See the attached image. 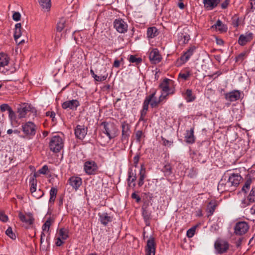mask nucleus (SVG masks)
<instances>
[{"instance_id": "f257e3e1", "label": "nucleus", "mask_w": 255, "mask_h": 255, "mask_svg": "<svg viewBox=\"0 0 255 255\" xmlns=\"http://www.w3.org/2000/svg\"><path fill=\"white\" fill-rule=\"evenodd\" d=\"M101 126L103 128L100 136L104 144L108 143L117 136L118 129L113 123L104 122L101 123Z\"/></svg>"}, {"instance_id": "f03ea898", "label": "nucleus", "mask_w": 255, "mask_h": 255, "mask_svg": "<svg viewBox=\"0 0 255 255\" xmlns=\"http://www.w3.org/2000/svg\"><path fill=\"white\" fill-rule=\"evenodd\" d=\"M242 177L238 173H232L225 184V190H234L239 185Z\"/></svg>"}, {"instance_id": "7ed1b4c3", "label": "nucleus", "mask_w": 255, "mask_h": 255, "mask_svg": "<svg viewBox=\"0 0 255 255\" xmlns=\"http://www.w3.org/2000/svg\"><path fill=\"white\" fill-rule=\"evenodd\" d=\"M49 148L51 151L57 153L63 147V141L59 135L53 136L49 142Z\"/></svg>"}, {"instance_id": "20e7f679", "label": "nucleus", "mask_w": 255, "mask_h": 255, "mask_svg": "<svg viewBox=\"0 0 255 255\" xmlns=\"http://www.w3.org/2000/svg\"><path fill=\"white\" fill-rule=\"evenodd\" d=\"M250 226L245 221L237 222L234 228V234L237 236H243L249 231Z\"/></svg>"}, {"instance_id": "39448f33", "label": "nucleus", "mask_w": 255, "mask_h": 255, "mask_svg": "<svg viewBox=\"0 0 255 255\" xmlns=\"http://www.w3.org/2000/svg\"><path fill=\"white\" fill-rule=\"evenodd\" d=\"M23 132L27 136H33L36 133V126L31 122H28L22 126Z\"/></svg>"}, {"instance_id": "423d86ee", "label": "nucleus", "mask_w": 255, "mask_h": 255, "mask_svg": "<svg viewBox=\"0 0 255 255\" xmlns=\"http://www.w3.org/2000/svg\"><path fill=\"white\" fill-rule=\"evenodd\" d=\"M18 217L25 228H29L33 224L34 219L30 213L23 215L21 212H19Z\"/></svg>"}, {"instance_id": "0eeeda50", "label": "nucleus", "mask_w": 255, "mask_h": 255, "mask_svg": "<svg viewBox=\"0 0 255 255\" xmlns=\"http://www.w3.org/2000/svg\"><path fill=\"white\" fill-rule=\"evenodd\" d=\"M114 28L118 32L124 33L128 30V24L121 18L116 19L114 21Z\"/></svg>"}, {"instance_id": "6e6552de", "label": "nucleus", "mask_w": 255, "mask_h": 255, "mask_svg": "<svg viewBox=\"0 0 255 255\" xmlns=\"http://www.w3.org/2000/svg\"><path fill=\"white\" fill-rule=\"evenodd\" d=\"M29 112L35 113L36 111L34 108H32L30 105L27 104H23L18 109L17 114L19 118H24L27 113Z\"/></svg>"}, {"instance_id": "1a4fd4ad", "label": "nucleus", "mask_w": 255, "mask_h": 255, "mask_svg": "<svg viewBox=\"0 0 255 255\" xmlns=\"http://www.w3.org/2000/svg\"><path fill=\"white\" fill-rule=\"evenodd\" d=\"M98 169V166L95 161H86L84 164V170L89 175L95 174Z\"/></svg>"}, {"instance_id": "9d476101", "label": "nucleus", "mask_w": 255, "mask_h": 255, "mask_svg": "<svg viewBox=\"0 0 255 255\" xmlns=\"http://www.w3.org/2000/svg\"><path fill=\"white\" fill-rule=\"evenodd\" d=\"M171 82V81L170 79L166 78L159 85V88L162 91L168 95L174 93V90L169 87Z\"/></svg>"}, {"instance_id": "9b49d317", "label": "nucleus", "mask_w": 255, "mask_h": 255, "mask_svg": "<svg viewBox=\"0 0 255 255\" xmlns=\"http://www.w3.org/2000/svg\"><path fill=\"white\" fill-rule=\"evenodd\" d=\"M122 140L123 142H128L130 134V125L127 122H123L122 124Z\"/></svg>"}, {"instance_id": "f8f14e48", "label": "nucleus", "mask_w": 255, "mask_h": 255, "mask_svg": "<svg viewBox=\"0 0 255 255\" xmlns=\"http://www.w3.org/2000/svg\"><path fill=\"white\" fill-rule=\"evenodd\" d=\"M155 243L153 238H150L147 241L145 247L146 255H155Z\"/></svg>"}, {"instance_id": "ddd939ff", "label": "nucleus", "mask_w": 255, "mask_h": 255, "mask_svg": "<svg viewBox=\"0 0 255 255\" xmlns=\"http://www.w3.org/2000/svg\"><path fill=\"white\" fill-rule=\"evenodd\" d=\"M149 58L151 62L153 64L158 63L162 59L161 56L157 48H154L150 52Z\"/></svg>"}, {"instance_id": "4468645a", "label": "nucleus", "mask_w": 255, "mask_h": 255, "mask_svg": "<svg viewBox=\"0 0 255 255\" xmlns=\"http://www.w3.org/2000/svg\"><path fill=\"white\" fill-rule=\"evenodd\" d=\"M253 38V34L252 32H247L245 34L240 35L238 43L241 46H245L247 43L250 42Z\"/></svg>"}, {"instance_id": "2eb2a0df", "label": "nucleus", "mask_w": 255, "mask_h": 255, "mask_svg": "<svg viewBox=\"0 0 255 255\" xmlns=\"http://www.w3.org/2000/svg\"><path fill=\"white\" fill-rule=\"evenodd\" d=\"M156 92H154L153 93H152L149 96L146 97L144 101L143 104V108L142 110L140 112V115H141V117H145L147 111L148 109V106L150 102L151 101V100L154 97V96H155Z\"/></svg>"}, {"instance_id": "dca6fc26", "label": "nucleus", "mask_w": 255, "mask_h": 255, "mask_svg": "<svg viewBox=\"0 0 255 255\" xmlns=\"http://www.w3.org/2000/svg\"><path fill=\"white\" fill-rule=\"evenodd\" d=\"M80 106L79 102L77 100H72L64 102L62 104V107L64 109H69L72 110H76Z\"/></svg>"}, {"instance_id": "f3484780", "label": "nucleus", "mask_w": 255, "mask_h": 255, "mask_svg": "<svg viewBox=\"0 0 255 255\" xmlns=\"http://www.w3.org/2000/svg\"><path fill=\"white\" fill-rule=\"evenodd\" d=\"M215 247L220 254L226 252L229 248L228 243L224 241H217L215 244Z\"/></svg>"}, {"instance_id": "a211bd4d", "label": "nucleus", "mask_w": 255, "mask_h": 255, "mask_svg": "<svg viewBox=\"0 0 255 255\" xmlns=\"http://www.w3.org/2000/svg\"><path fill=\"white\" fill-rule=\"evenodd\" d=\"M87 133V128L84 126L77 125L75 129V134L77 138L83 139Z\"/></svg>"}, {"instance_id": "6ab92c4d", "label": "nucleus", "mask_w": 255, "mask_h": 255, "mask_svg": "<svg viewBox=\"0 0 255 255\" xmlns=\"http://www.w3.org/2000/svg\"><path fill=\"white\" fill-rule=\"evenodd\" d=\"M241 93L239 91L235 90L225 94V98L230 101L234 102L240 98Z\"/></svg>"}, {"instance_id": "aec40b11", "label": "nucleus", "mask_w": 255, "mask_h": 255, "mask_svg": "<svg viewBox=\"0 0 255 255\" xmlns=\"http://www.w3.org/2000/svg\"><path fill=\"white\" fill-rule=\"evenodd\" d=\"M21 24L20 23H17L15 25L14 38L16 42L18 43V44H22L24 42V40L18 42V39L21 36Z\"/></svg>"}, {"instance_id": "412c9836", "label": "nucleus", "mask_w": 255, "mask_h": 255, "mask_svg": "<svg viewBox=\"0 0 255 255\" xmlns=\"http://www.w3.org/2000/svg\"><path fill=\"white\" fill-rule=\"evenodd\" d=\"M69 184L76 190L82 184V179L79 177H71L69 179Z\"/></svg>"}, {"instance_id": "4be33fe9", "label": "nucleus", "mask_w": 255, "mask_h": 255, "mask_svg": "<svg viewBox=\"0 0 255 255\" xmlns=\"http://www.w3.org/2000/svg\"><path fill=\"white\" fill-rule=\"evenodd\" d=\"M220 0H203L204 7L208 10H212L216 7Z\"/></svg>"}, {"instance_id": "5701e85b", "label": "nucleus", "mask_w": 255, "mask_h": 255, "mask_svg": "<svg viewBox=\"0 0 255 255\" xmlns=\"http://www.w3.org/2000/svg\"><path fill=\"white\" fill-rule=\"evenodd\" d=\"M99 221L104 226H107L109 222L112 221V217L109 216L107 213H99Z\"/></svg>"}, {"instance_id": "b1692460", "label": "nucleus", "mask_w": 255, "mask_h": 255, "mask_svg": "<svg viewBox=\"0 0 255 255\" xmlns=\"http://www.w3.org/2000/svg\"><path fill=\"white\" fill-rule=\"evenodd\" d=\"M142 215L143 218L146 226H150V221L151 219V212H149L146 208H142Z\"/></svg>"}, {"instance_id": "393cba45", "label": "nucleus", "mask_w": 255, "mask_h": 255, "mask_svg": "<svg viewBox=\"0 0 255 255\" xmlns=\"http://www.w3.org/2000/svg\"><path fill=\"white\" fill-rule=\"evenodd\" d=\"M185 141L187 143L192 144L195 142V137L194 135V128L189 130H186L185 136Z\"/></svg>"}, {"instance_id": "a878e982", "label": "nucleus", "mask_w": 255, "mask_h": 255, "mask_svg": "<svg viewBox=\"0 0 255 255\" xmlns=\"http://www.w3.org/2000/svg\"><path fill=\"white\" fill-rule=\"evenodd\" d=\"M212 28H215L219 31L220 32H226L228 28L227 26L223 23L220 19H218L215 24L212 26Z\"/></svg>"}, {"instance_id": "bb28decb", "label": "nucleus", "mask_w": 255, "mask_h": 255, "mask_svg": "<svg viewBox=\"0 0 255 255\" xmlns=\"http://www.w3.org/2000/svg\"><path fill=\"white\" fill-rule=\"evenodd\" d=\"M195 49L196 47L194 46L191 47L184 53L183 55L180 57L181 60L184 62L188 61L190 57L193 55Z\"/></svg>"}, {"instance_id": "cd10ccee", "label": "nucleus", "mask_w": 255, "mask_h": 255, "mask_svg": "<svg viewBox=\"0 0 255 255\" xmlns=\"http://www.w3.org/2000/svg\"><path fill=\"white\" fill-rule=\"evenodd\" d=\"M9 61V57L5 53H0V71L1 68L7 66Z\"/></svg>"}, {"instance_id": "c85d7f7f", "label": "nucleus", "mask_w": 255, "mask_h": 255, "mask_svg": "<svg viewBox=\"0 0 255 255\" xmlns=\"http://www.w3.org/2000/svg\"><path fill=\"white\" fill-rule=\"evenodd\" d=\"M159 34L158 29L155 27H150L147 30V36L148 38H153Z\"/></svg>"}, {"instance_id": "c756f323", "label": "nucleus", "mask_w": 255, "mask_h": 255, "mask_svg": "<svg viewBox=\"0 0 255 255\" xmlns=\"http://www.w3.org/2000/svg\"><path fill=\"white\" fill-rule=\"evenodd\" d=\"M216 207L217 204L215 201H212L209 203L207 207L208 216H211L213 214Z\"/></svg>"}, {"instance_id": "7c9ffc66", "label": "nucleus", "mask_w": 255, "mask_h": 255, "mask_svg": "<svg viewBox=\"0 0 255 255\" xmlns=\"http://www.w3.org/2000/svg\"><path fill=\"white\" fill-rule=\"evenodd\" d=\"M161 171L164 173L165 176H170L172 173V168L170 164L167 163L165 164L162 168Z\"/></svg>"}, {"instance_id": "2f4dec72", "label": "nucleus", "mask_w": 255, "mask_h": 255, "mask_svg": "<svg viewBox=\"0 0 255 255\" xmlns=\"http://www.w3.org/2000/svg\"><path fill=\"white\" fill-rule=\"evenodd\" d=\"M39 2L42 8L49 10L51 7V0H39Z\"/></svg>"}, {"instance_id": "473e14b6", "label": "nucleus", "mask_w": 255, "mask_h": 255, "mask_svg": "<svg viewBox=\"0 0 255 255\" xmlns=\"http://www.w3.org/2000/svg\"><path fill=\"white\" fill-rule=\"evenodd\" d=\"M145 170L144 168H143L142 166H141L140 172H139V178L138 183V185L139 186H141L144 183V179L145 178Z\"/></svg>"}, {"instance_id": "72a5a7b5", "label": "nucleus", "mask_w": 255, "mask_h": 255, "mask_svg": "<svg viewBox=\"0 0 255 255\" xmlns=\"http://www.w3.org/2000/svg\"><path fill=\"white\" fill-rule=\"evenodd\" d=\"M36 177V174L34 173L33 177L30 180V183L31 184L30 192L31 194H33L36 191V180L34 179V178Z\"/></svg>"}, {"instance_id": "f704fd0d", "label": "nucleus", "mask_w": 255, "mask_h": 255, "mask_svg": "<svg viewBox=\"0 0 255 255\" xmlns=\"http://www.w3.org/2000/svg\"><path fill=\"white\" fill-rule=\"evenodd\" d=\"M90 73L92 76V77L94 78V79L96 81L98 82H101L105 80L107 78V75H103V76H98L97 75L95 74L94 73V71L93 69L90 70Z\"/></svg>"}, {"instance_id": "c9c22d12", "label": "nucleus", "mask_w": 255, "mask_h": 255, "mask_svg": "<svg viewBox=\"0 0 255 255\" xmlns=\"http://www.w3.org/2000/svg\"><path fill=\"white\" fill-rule=\"evenodd\" d=\"M185 94L186 96L185 99L188 102H192L196 98L195 96L193 95L192 91L191 89H187L186 91Z\"/></svg>"}, {"instance_id": "e433bc0d", "label": "nucleus", "mask_w": 255, "mask_h": 255, "mask_svg": "<svg viewBox=\"0 0 255 255\" xmlns=\"http://www.w3.org/2000/svg\"><path fill=\"white\" fill-rule=\"evenodd\" d=\"M57 193V189L56 188L52 187L51 188L50 191V199H49V203H53L56 196Z\"/></svg>"}, {"instance_id": "4c0bfd02", "label": "nucleus", "mask_w": 255, "mask_h": 255, "mask_svg": "<svg viewBox=\"0 0 255 255\" xmlns=\"http://www.w3.org/2000/svg\"><path fill=\"white\" fill-rule=\"evenodd\" d=\"M68 230L64 228H61L59 230V237L63 240H65L68 238Z\"/></svg>"}, {"instance_id": "58836bf2", "label": "nucleus", "mask_w": 255, "mask_h": 255, "mask_svg": "<svg viewBox=\"0 0 255 255\" xmlns=\"http://www.w3.org/2000/svg\"><path fill=\"white\" fill-rule=\"evenodd\" d=\"M136 179V174L132 170L128 171V182L131 183L134 182Z\"/></svg>"}, {"instance_id": "ea45409f", "label": "nucleus", "mask_w": 255, "mask_h": 255, "mask_svg": "<svg viewBox=\"0 0 255 255\" xmlns=\"http://www.w3.org/2000/svg\"><path fill=\"white\" fill-rule=\"evenodd\" d=\"M248 199L250 202H255V187H253L248 196Z\"/></svg>"}, {"instance_id": "a19ab883", "label": "nucleus", "mask_w": 255, "mask_h": 255, "mask_svg": "<svg viewBox=\"0 0 255 255\" xmlns=\"http://www.w3.org/2000/svg\"><path fill=\"white\" fill-rule=\"evenodd\" d=\"M190 39V36L188 34H184L183 33H181L179 41L180 42H182V43L185 44L188 42Z\"/></svg>"}, {"instance_id": "79ce46f5", "label": "nucleus", "mask_w": 255, "mask_h": 255, "mask_svg": "<svg viewBox=\"0 0 255 255\" xmlns=\"http://www.w3.org/2000/svg\"><path fill=\"white\" fill-rule=\"evenodd\" d=\"M65 20L63 18L61 19L57 25V30L61 32L65 27Z\"/></svg>"}, {"instance_id": "37998d69", "label": "nucleus", "mask_w": 255, "mask_h": 255, "mask_svg": "<svg viewBox=\"0 0 255 255\" xmlns=\"http://www.w3.org/2000/svg\"><path fill=\"white\" fill-rule=\"evenodd\" d=\"M252 182V180L250 178L247 179V180L245 182L244 185L242 188V190L246 193L247 191L249 189Z\"/></svg>"}, {"instance_id": "c03bdc74", "label": "nucleus", "mask_w": 255, "mask_h": 255, "mask_svg": "<svg viewBox=\"0 0 255 255\" xmlns=\"http://www.w3.org/2000/svg\"><path fill=\"white\" fill-rule=\"evenodd\" d=\"M130 62L135 63L136 65L140 63L142 61L141 58H137L134 55H130L129 58Z\"/></svg>"}, {"instance_id": "a18cd8bd", "label": "nucleus", "mask_w": 255, "mask_h": 255, "mask_svg": "<svg viewBox=\"0 0 255 255\" xmlns=\"http://www.w3.org/2000/svg\"><path fill=\"white\" fill-rule=\"evenodd\" d=\"M51 220L49 218L48 220L46 221V222L44 223V224L42 226V230L43 231H47L48 232L49 231V229L51 226Z\"/></svg>"}, {"instance_id": "49530a36", "label": "nucleus", "mask_w": 255, "mask_h": 255, "mask_svg": "<svg viewBox=\"0 0 255 255\" xmlns=\"http://www.w3.org/2000/svg\"><path fill=\"white\" fill-rule=\"evenodd\" d=\"M5 234H6L7 236H8L12 240H15L16 239V235L13 232L12 228L10 227H8L7 229L6 230Z\"/></svg>"}, {"instance_id": "de8ad7c7", "label": "nucleus", "mask_w": 255, "mask_h": 255, "mask_svg": "<svg viewBox=\"0 0 255 255\" xmlns=\"http://www.w3.org/2000/svg\"><path fill=\"white\" fill-rule=\"evenodd\" d=\"M196 229V226H194V227H192L191 228L189 229L187 231V236L188 238H192L195 234Z\"/></svg>"}, {"instance_id": "09e8293b", "label": "nucleus", "mask_w": 255, "mask_h": 255, "mask_svg": "<svg viewBox=\"0 0 255 255\" xmlns=\"http://www.w3.org/2000/svg\"><path fill=\"white\" fill-rule=\"evenodd\" d=\"M159 103H160L159 101H158V100L156 99L155 96L149 103V104H150V106L152 108L157 107L158 106V105L159 104Z\"/></svg>"}, {"instance_id": "8fccbe9b", "label": "nucleus", "mask_w": 255, "mask_h": 255, "mask_svg": "<svg viewBox=\"0 0 255 255\" xmlns=\"http://www.w3.org/2000/svg\"><path fill=\"white\" fill-rule=\"evenodd\" d=\"M197 170L196 169L192 168L190 170L188 176L190 178H195L197 175Z\"/></svg>"}, {"instance_id": "3c124183", "label": "nucleus", "mask_w": 255, "mask_h": 255, "mask_svg": "<svg viewBox=\"0 0 255 255\" xmlns=\"http://www.w3.org/2000/svg\"><path fill=\"white\" fill-rule=\"evenodd\" d=\"M143 136V132L141 130H137L135 132V138L137 142H140Z\"/></svg>"}, {"instance_id": "603ef678", "label": "nucleus", "mask_w": 255, "mask_h": 255, "mask_svg": "<svg viewBox=\"0 0 255 255\" xmlns=\"http://www.w3.org/2000/svg\"><path fill=\"white\" fill-rule=\"evenodd\" d=\"M21 14L19 12H14L12 15V19L15 21H18L20 20Z\"/></svg>"}, {"instance_id": "864d4df0", "label": "nucleus", "mask_w": 255, "mask_h": 255, "mask_svg": "<svg viewBox=\"0 0 255 255\" xmlns=\"http://www.w3.org/2000/svg\"><path fill=\"white\" fill-rule=\"evenodd\" d=\"M0 109L1 112L7 111L8 112L11 109L7 104H3L0 106Z\"/></svg>"}, {"instance_id": "5fc2aeb1", "label": "nucleus", "mask_w": 255, "mask_h": 255, "mask_svg": "<svg viewBox=\"0 0 255 255\" xmlns=\"http://www.w3.org/2000/svg\"><path fill=\"white\" fill-rule=\"evenodd\" d=\"M253 202H250L249 201L248 199L247 200L244 199L242 200L241 201V207L242 208H245L247 206H249L251 203H252Z\"/></svg>"}, {"instance_id": "6e6d98bb", "label": "nucleus", "mask_w": 255, "mask_h": 255, "mask_svg": "<svg viewBox=\"0 0 255 255\" xmlns=\"http://www.w3.org/2000/svg\"><path fill=\"white\" fill-rule=\"evenodd\" d=\"M48 170V167L47 165H44L40 169L38 170V172L40 174H46Z\"/></svg>"}, {"instance_id": "4d7b16f0", "label": "nucleus", "mask_w": 255, "mask_h": 255, "mask_svg": "<svg viewBox=\"0 0 255 255\" xmlns=\"http://www.w3.org/2000/svg\"><path fill=\"white\" fill-rule=\"evenodd\" d=\"M190 74L189 72H188L186 73H179V74L178 75V77L186 80L187 79L188 77H189L190 76Z\"/></svg>"}, {"instance_id": "13d9d810", "label": "nucleus", "mask_w": 255, "mask_h": 255, "mask_svg": "<svg viewBox=\"0 0 255 255\" xmlns=\"http://www.w3.org/2000/svg\"><path fill=\"white\" fill-rule=\"evenodd\" d=\"M0 220L6 222L8 220V217L2 212H0Z\"/></svg>"}, {"instance_id": "bf43d9fd", "label": "nucleus", "mask_w": 255, "mask_h": 255, "mask_svg": "<svg viewBox=\"0 0 255 255\" xmlns=\"http://www.w3.org/2000/svg\"><path fill=\"white\" fill-rule=\"evenodd\" d=\"M245 53H241L236 57V61H242L244 60L245 56Z\"/></svg>"}, {"instance_id": "052dcab7", "label": "nucleus", "mask_w": 255, "mask_h": 255, "mask_svg": "<svg viewBox=\"0 0 255 255\" xmlns=\"http://www.w3.org/2000/svg\"><path fill=\"white\" fill-rule=\"evenodd\" d=\"M8 116H9V118L11 119V120H14L15 119V113L13 111V110H12V109H11L9 111H8Z\"/></svg>"}, {"instance_id": "680f3d73", "label": "nucleus", "mask_w": 255, "mask_h": 255, "mask_svg": "<svg viewBox=\"0 0 255 255\" xmlns=\"http://www.w3.org/2000/svg\"><path fill=\"white\" fill-rule=\"evenodd\" d=\"M131 197L132 199H135L137 202H139L141 200L140 197L135 193H133L131 194Z\"/></svg>"}, {"instance_id": "e2e57ef3", "label": "nucleus", "mask_w": 255, "mask_h": 255, "mask_svg": "<svg viewBox=\"0 0 255 255\" xmlns=\"http://www.w3.org/2000/svg\"><path fill=\"white\" fill-rule=\"evenodd\" d=\"M230 0H225V1H224L222 4H221V7L223 8V9H225L226 8L229 4V2H230Z\"/></svg>"}, {"instance_id": "0e129e2a", "label": "nucleus", "mask_w": 255, "mask_h": 255, "mask_svg": "<svg viewBox=\"0 0 255 255\" xmlns=\"http://www.w3.org/2000/svg\"><path fill=\"white\" fill-rule=\"evenodd\" d=\"M64 243V242L62 241V239L60 237H58L57 239V241L56 242V245L58 247H60L62 246Z\"/></svg>"}, {"instance_id": "69168bd1", "label": "nucleus", "mask_w": 255, "mask_h": 255, "mask_svg": "<svg viewBox=\"0 0 255 255\" xmlns=\"http://www.w3.org/2000/svg\"><path fill=\"white\" fill-rule=\"evenodd\" d=\"M168 95L167 94L164 95L163 93L161 94L160 97H159V99L158 100V101H159V103L162 102L164 99H166Z\"/></svg>"}, {"instance_id": "338daca9", "label": "nucleus", "mask_w": 255, "mask_h": 255, "mask_svg": "<svg viewBox=\"0 0 255 255\" xmlns=\"http://www.w3.org/2000/svg\"><path fill=\"white\" fill-rule=\"evenodd\" d=\"M46 116H49L50 118H52V121H54V118L55 116V113L54 112H46Z\"/></svg>"}, {"instance_id": "774afa93", "label": "nucleus", "mask_w": 255, "mask_h": 255, "mask_svg": "<svg viewBox=\"0 0 255 255\" xmlns=\"http://www.w3.org/2000/svg\"><path fill=\"white\" fill-rule=\"evenodd\" d=\"M139 157L138 155H135L133 157V161H134V164L135 165V166H137V164L139 161Z\"/></svg>"}]
</instances>
